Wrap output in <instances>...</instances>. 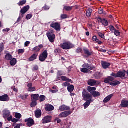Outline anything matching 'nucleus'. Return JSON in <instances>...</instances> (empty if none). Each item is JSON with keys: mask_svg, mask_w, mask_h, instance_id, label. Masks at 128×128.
<instances>
[{"mask_svg": "<svg viewBox=\"0 0 128 128\" xmlns=\"http://www.w3.org/2000/svg\"><path fill=\"white\" fill-rule=\"evenodd\" d=\"M114 80V78L112 76H109L104 80V82L105 84H108L112 86H116L120 84V81Z\"/></svg>", "mask_w": 128, "mask_h": 128, "instance_id": "nucleus-1", "label": "nucleus"}, {"mask_svg": "<svg viewBox=\"0 0 128 128\" xmlns=\"http://www.w3.org/2000/svg\"><path fill=\"white\" fill-rule=\"evenodd\" d=\"M30 8V7L29 5H27L26 6H24L21 10H20V14L21 16H20L17 20L16 24H19L22 20V18H23L24 16V14L28 12Z\"/></svg>", "mask_w": 128, "mask_h": 128, "instance_id": "nucleus-2", "label": "nucleus"}, {"mask_svg": "<svg viewBox=\"0 0 128 128\" xmlns=\"http://www.w3.org/2000/svg\"><path fill=\"white\" fill-rule=\"evenodd\" d=\"M60 47L63 50H71V48H74V44H72L70 42H66L60 44Z\"/></svg>", "mask_w": 128, "mask_h": 128, "instance_id": "nucleus-3", "label": "nucleus"}, {"mask_svg": "<svg viewBox=\"0 0 128 128\" xmlns=\"http://www.w3.org/2000/svg\"><path fill=\"white\" fill-rule=\"evenodd\" d=\"M47 38L50 42H54L56 40V34H54V30H51L46 33Z\"/></svg>", "mask_w": 128, "mask_h": 128, "instance_id": "nucleus-4", "label": "nucleus"}, {"mask_svg": "<svg viewBox=\"0 0 128 128\" xmlns=\"http://www.w3.org/2000/svg\"><path fill=\"white\" fill-rule=\"evenodd\" d=\"M48 50H45L42 54H41L39 56V60L44 62L48 58Z\"/></svg>", "mask_w": 128, "mask_h": 128, "instance_id": "nucleus-5", "label": "nucleus"}, {"mask_svg": "<svg viewBox=\"0 0 128 128\" xmlns=\"http://www.w3.org/2000/svg\"><path fill=\"white\" fill-rule=\"evenodd\" d=\"M50 26L56 30V32H60V30H62L60 24L58 22H53L50 25Z\"/></svg>", "mask_w": 128, "mask_h": 128, "instance_id": "nucleus-6", "label": "nucleus"}, {"mask_svg": "<svg viewBox=\"0 0 128 128\" xmlns=\"http://www.w3.org/2000/svg\"><path fill=\"white\" fill-rule=\"evenodd\" d=\"M82 96L84 100H88L92 98V95H90L88 90H86V89H84L82 92Z\"/></svg>", "mask_w": 128, "mask_h": 128, "instance_id": "nucleus-7", "label": "nucleus"}, {"mask_svg": "<svg viewBox=\"0 0 128 128\" xmlns=\"http://www.w3.org/2000/svg\"><path fill=\"white\" fill-rule=\"evenodd\" d=\"M24 122H26V126H28V128H32V126H34L35 122L32 118L25 120Z\"/></svg>", "mask_w": 128, "mask_h": 128, "instance_id": "nucleus-8", "label": "nucleus"}, {"mask_svg": "<svg viewBox=\"0 0 128 128\" xmlns=\"http://www.w3.org/2000/svg\"><path fill=\"white\" fill-rule=\"evenodd\" d=\"M82 66H84V68H88V70H96V66L93 64H84Z\"/></svg>", "mask_w": 128, "mask_h": 128, "instance_id": "nucleus-9", "label": "nucleus"}, {"mask_svg": "<svg viewBox=\"0 0 128 128\" xmlns=\"http://www.w3.org/2000/svg\"><path fill=\"white\" fill-rule=\"evenodd\" d=\"M42 48H44V45L40 44L38 46H36L32 48V52H34V54H38V52H40Z\"/></svg>", "mask_w": 128, "mask_h": 128, "instance_id": "nucleus-10", "label": "nucleus"}, {"mask_svg": "<svg viewBox=\"0 0 128 128\" xmlns=\"http://www.w3.org/2000/svg\"><path fill=\"white\" fill-rule=\"evenodd\" d=\"M52 118V116H46L42 119V124H48V122H51Z\"/></svg>", "mask_w": 128, "mask_h": 128, "instance_id": "nucleus-11", "label": "nucleus"}, {"mask_svg": "<svg viewBox=\"0 0 128 128\" xmlns=\"http://www.w3.org/2000/svg\"><path fill=\"white\" fill-rule=\"evenodd\" d=\"M70 114H72L71 111H66L64 112H62L60 115L59 118H66Z\"/></svg>", "mask_w": 128, "mask_h": 128, "instance_id": "nucleus-12", "label": "nucleus"}, {"mask_svg": "<svg viewBox=\"0 0 128 128\" xmlns=\"http://www.w3.org/2000/svg\"><path fill=\"white\" fill-rule=\"evenodd\" d=\"M38 54L34 53L30 57L28 58V62H34V60H38Z\"/></svg>", "mask_w": 128, "mask_h": 128, "instance_id": "nucleus-13", "label": "nucleus"}, {"mask_svg": "<svg viewBox=\"0 0 128 128\" xmlns=\"http://www.w3.org/2000/svg\"><path fill=\"white\" fill-rule=\"evenodd\" d=\"M118 78H124V79L126 78V70H123L122 72L119 71L117 72Z\"/></svg>", "mask_w": 128, "mask_h": 128, "instance_id": "nucleus-14", "label": "nucleus"}, {"mask_svg": "<svg viewBox=\"0 0 128 128\" xmlns=\"http://www.w3.org/2000/svg\"><path fill=\"white\" fill-rule=\"evenodd\" d=\"M2 112L4 118H8L10 116V112L8 109L4 110Z\"/></svg>", "mask_w": 128, "mask_h": 128, "instance_id": "nucleus-15", "label": "nucleus"}, {"mask_svg": "<svg viewBox=\"0 0 128 128\" xmlns=\"http://www.w3.org/2000/svg\"><path fill=\"white\" fill-rule=\"evenodd\" d=\"M10 98L8 95L6 94L2 96H0V102H8Z\"/></svg>", "mask_w": 128, "mask_h": 128, "instance_id": "nucleus-16", "label": "nucleus"}, {"mask_svg": "<svg viewBox=\"0 0 128 128\" xmlns=\"http://www.w3.org/2000/svg\"><path fill=\"white\" fill-rule=\"evenodd\" d=\"M45 110L46 112H52L54 110V107L50 104H46V105Z\"/></svg>", "mask_w": 128, "mask_h": 128, "instance_id": "nucleus-17", "label": "nucleus"}, {"mask_svg": "<svg viewBox=\"0 0 128 128\" xmlns=\"http://www.w3.org/2000/svg\"><path fill=\"white\" fill-rule=\"evenodd\" d=\"M96 82H98V81L90 79L88 82V86H96Z\"/></svg>", "mask_w": 128, "mask_h": 128, "instance_id": "nucleus-18", "label": "nucleus"}, {"mask_svg": "<svg viewBox=\"0 0 128 128\" xmlns=\"http://www.w3.org/2000/svg\"><path fill=\"white\" fill-rule=\"evenodd\" d=\"M112 64L110 63L106 62V61H102V66L104 68V70H106V68H108V67L110 66Z\"/></svg>", "mask_w": 128, "mask_h": 128, "instance_id": "nucleus-19", "label": "nucleus"}, {"mask_svg": "<svg viewBox=\"0 0 128 128\" xmlns=\"http://www.w3.org/2000/svg\"><path fill=\"white\" fill-rule=\"evenodd\" d=\"M59 108L60 112H64L66 110H70V106H68L66 105L60 106Z\"/></svg>", "mask_w": 128, "mask_h": 128, "instance_id": "nucleus-20", "label": "nucleus"}, {"mask_svg": "<svg viewBox=\"0 0 128 128\" xmlns=\"http://www.w3.org/2000/svg\"><path fill=\"white\" fill-rule=\"evenodd\" d=\"M121 108H128V100H123L121 102Z\"/></svg>", "mask_w": 128, "mask_h": 128, "instance_id": "nucleus-21", "label": "nucleus"}, {"mask_svg": "<svg viewBox=\"0 0 128 128\" xmlns=\"http://www.w3.org/2000/svg\"><path fill=\"white\" fill-rule=\"evenodd\" d=\"M112 96H114V94H111L108 96L104 100L103 102H104V104H106L108 102H110V100H112Z\"/></svg>", "mask_w": 128, "mask_h": 128, "instance_id": "nucleus-22", "label": "nucleus"}, {"mask_svg": "<svg viewBox=\"0 0 128 128\" xmlns=\"http://www.w3.org/2000/svg\"><path fill=\"white\" fill-rule=\"evenodd\" d=\"M84 54H86L88 56H92L93 53L92 52H90L88 48H84L83 49Z\"/></svg>", "mask_w": 128, "mask_h": 128, "instance_id": "nucleus-23", "label": "nucleus"}, {"mask_svg": "<svg viewBox=\"0 0 128 128\" xmlns=\"http://www.w3.org/2000/svg\"><path fill=\"white\" fill-rule=\"evenodd\" d=\"M60 78L63 82H71V84L74 83V82L72 81V80L70 79L66 76H62Z\"/></svg>", "mask_w": 128, "mask_h": 128, "instance_id": "nucleus-24", "label": "nucleus"}, {"mask_svg": "<svg viewBox=\"0 0 128 128\" xmlns=\"http://www.w3.org/2000/svg\"><path fill=\"white\" fill-rule=\"evenodd\" d=\"M38 98H40V94H32L31 95V99L33 100L38 102Z\"/></svg>", "mask_w": 128, "mask_h": 128, "instance_id": "nucleus-25", "label": "nucleus"}, {"mask_svg": "<svg viewBox=\"0 0 128 128\" xmlns=\"http://www.w3.org/2000/svg\"><path fill=\"white\" fill-rule=\"evenodd\" d=\"M42 110H36L35 111V116L37 118H38L42 116Z\"/></svg>", "mask_w": 128, "mask_h": 128, "instance_id": "nucleus-26", "label": "nucleus"}, {"mask_svg": "<svg viewBox=\"0 0 128 128\" xmlns=\"http://www.w3.org/2000/svg\"><path fill=\"white\" fill-rule=\"evenodd\" d=\"M10 60V66H16V63L18 62L16 58H12Z\"/></svg>", "mask_w": 128, "mask_h": 128, "instance_id": "nucleus-27", "label": "nucleus"}, {"mask_svg": "<svg viewBox=\"0 0 128 128\" xmlns=\"http://www.w3.org/2000/svg\"><path fill=\"white\" fill-rule=\"evenodd\" d=\"M91 94L94 98H98V96H100V93L98 92L94 91L91 92Z\"/></svg>", "mask_w": 128, "mask_h": 128, "instance_id": "nucleus-28", "label": "nucleus"}, {"mask_svg": "<svg viewBox=\"0 0 128 128\" xmlns=\"http://www.w3.org/2000/svg\"><path fill=\"white\" fill-rule=\"evenodd\" d=\"M87 90L92 94V92H96V88L94 87L88 86Z\"/></svg>", "mask_w": 128, "mask_h": 128, "instance_id": "nucleus-29", "label": "nucleus"}, {"mask_svg": "<svg viewBox=\"0 0 128 128\" xmlns=\"http://www.w3.org/2000/svg\"><path fill=\"white\" fill-rule=\"evenodd\" d=\"M68 90L69 92H72L74 90V85H70L68 86Z\"/></svg>", "mask_w": 128, "mask_h": 128, "instance_id": "nucleus-30", "label": "nucleus"}, {"mask_svg": "<svg viewBox=\"0 0 128 128\" xmlns=\"http://www.w3.org/2000/svg\"><path fill=\"white\" fill-rule=\"evenodd\" d=\"M92 10L89 8L86 12V15L87 18H90L92 16Z\"/></svg>", "mask_w": 128, "mask_h": 128, "instance_id": "nucleus-31", "label": "nucleus"}, {"mask_svg": "<svg viewBox=\"0 0 128 128\" xmlns=\"http://www.w3.org/2000/svg\"><path fill=\"white\" fill-rule=\"evenodd\" d=\"M12 56L10 54V53H8L5 56V60H12Z\"/></svg>", "mask_w": 128, "mask_h": 128, "instance_id": "nucleus-32", "label": "nucleus"}, {"mask_svg": "<svg viewBox=\"0 0 128 128\" xmlns=\"http://www.w3.org/2000/svg\"><path fill=\"white\" fill-rule=\"evenodd\" d=\"M72 6H64V10H66V12H70L72 10Z\"/></svg>", "mask_w": 128, "mask_h": 128, "instance_id": "nucleus-33", "label": "nucleus"}, {"mask_svg": "<svg viewBox=\"0 0 128 128\" xmlns=\"http://www.w3.org/2000/svg\"><path fill=\"white\" fill-rule=\"evenodd\" d=\"M102 24L103 26H108V21L106 18H103Z\"/></svg>", "mask_w": 128, "mask_h": 128, "instance_id": "nucleus-34", "label": "nucleus"}, {"mask_svg": "<svg viewBox=\"0 0 128 128\" xmlns=\"http://www.w3.org/2000/svg\"><path fill=\"white\" fill-rule=\"evenodd\" d=\"M81 72L84 74H88V72H90V70L88 69V68H81Z\"/></svg>", "mask_w": 128, "mask_h": 128, "instance_id": "nucleus-35", "label": "nucleus"}, {"mask_svg": "<svg viewBox=\"0 0 128 128\" xmlns=\"http://www.w3.org/2000/svg\"><path fill=\"white\" fill-rule=\"evenodd\" d=\"M36 106H38V102L34 100L32 101L30 104L31 108H36Z\"/></svg>", "mask_w": 128, "mask_h": 128, "instance_id": "nucleus-36", "label": "nucleus"}, {"mask_svg": "<svg viewBox=\"0 0 128 128\" xmlns=\"http://www.w3.org/2000/svg\"><path fill=\"white\" fill-rule=\"evenodd\" d=\"M39 100L40 102H44L46 100V96L44 95L40 96Z\"/></svg>", "mask_w": 128, "mask_h": 128, "instance_id": "nucleus-37", "label": "nucleus"}, {"mask_svg": "<svg viewBox=\"0 0 128 128\" xmlns=\"http://www.w3.org/2000/svg\"><path fill=\"white\" fill-rule=\"evenodd\" d=\"M109 29L110 30V31L112 32H113V34L116 32V28H114V26H109Z\"/></svg>", "mask_w": 128, "mask_h": 128, "instance_id": "nucleus-38", "label": "nucleus"}, {"mask_svg": "<svg viewBox=\"0 0 128 128\" xmlns=\"http://www.w3.org/2000/svg\"><path fill=\"white\" fill-rule=\"evenodd\" d=\"M4 43H1L0 44V54L4 52Z\"/></svg>", "mask_w": 128, "mask_h": 128, "instance_id": "nucleus-39", "label": "nucleus"}, {"mask_svg": "<svg viewBox=\"0 0 128 128\" xmlns=\"http://www.w3.org/2000/svg\"><path fill=\"white\" fill-rule=\"evenodd\" d=\"M114 34L116 36H120L121 32H120L118 30H116L114 32Z\"/></svg>", "mask_w": 128, "mask_h": 128, "instance_id": "nucleus-40", "label": "nucleus"}, {"mask_svg": "<svg viewBox=\"0 0 128 128\" xmlns=\"http://www.w3.org/2000/svg\"><path fill=\"white\" fill-rule=\"evenodd\" d=\"M26 4V0H24L22 1H20L19 3H18V6H22L24 4Z\"/></svg>", "mask_w": 128, "mask_h": 128, "instance_id": "nucleus-41", "label": "nucleus"}, {"mask_svg": "<svg viewBox=\"0 0 128 128\" xmlns=\"http://www.w3.org/2000/svg\"><path fill=\"white\" fill-rule=\"evenodd\" d=\"M90 106V104L88 101H86V102L84 104V110H86Z\"/></svg>", "mask_w": 128, "mask_h": 128, "instance_id": "nucleus-42", "label": "nucleus"}, {"mask_svg": "<svg viewBox=\"0 0 128 128\" xmlns=\"http://www.w3.org/2000/svg\"><path fill=\"white\" fill-rule=\"evenodd\" d=\"M94 100L92 99V96H91V98H90L88 99L87 100H85V102H88V103L90 104L92 102H94Z\"/></svg>", "mask_w": 128, "mask_h": 128, "instance_id": "nucleus-43", "label": "nucleus"}, {"mask_svg": "<svg viewBox=\"0 0 128 128\" xmlns=\"http://www.w3.org/2000/svg\"><path fill=\"white\" fill-rule=\"evenodd\" d=\"M20 98H22V100H26L28 98V95H20Z\"/></svg>", "mask_w": 128, "mask_h": 128, "instance_id": "nucleus-44", "label": "nucleus"}, {"mask_svg": "<svg viewBox=\"0 0 128 128\" xmlns=\"http://www.w3.org/2000/svg\"><path fill=\"white\" fill-rule=\"evenodd\" d=\"M15 118L20 120L22 118V114L20 113H16L15 114Z\"/></svg>", "mask_w": 128, "mask_h": 128, "instance_id": "nucleus-45", "label": "nucleus"}, {"mask_svg": "<svg viewBox=\"0 0 128 128\" xmlns=\"http://www.w3.org/2000/svg\"><path fill=\"white\" fill-rule=\"evenodd\" d=\"M98 36H100V38H103L104 40L106 38V37L104 36V34L102 32L98 33Z\"/></svg>", "mask_w": 128, "mask_h": 128, "instance_id": "nucleus-46", "label": "nucleus"}, {"mask_svg": "<svg viewBox=\"0 0 128 128\" xmlns=\"http://www.w3.org/2000/svg\"><path fill=\"white\" fill-rule=\"evenodd\" d=\"M62 86H64L65 88H66V86H70V84L68 82H67L64 83V84H62Z\"/></svg>", "mask_w": 128, "mask_h": 128, "instance_id": "nucleus-47", "label": "nucleus"}, {"mask_svg": "<svg viewBox=\"0 0 128 128\" xmlns=\"http://www.w3.org/2000/svg\"><path fill=\"white\" fill-rule=\"evenodd\" d=\"M24 49H20L18 50V54H24Z\"/></svg>", "mask_w": 128, "mask_h": 128, "instance_id": "nucleus-48", "label": "nucleus"}, {"mask_svg": "<svg viewBox=\"0 0 128 128\" xmlns=\"http://www.w3.org/2000/svg\"><path fill=\"white\" fill-rule=\"evenodd\" d=\"M82 48H78L76 50V52L77 54H80V52H81L82 54Z\"/></svg>", "mask_w": 128, "mask_h": 128, "instance_id": "nucleus-49", "label": "nucleus"}, {"mask_svg": "<svg viewBox=\"0 0 128 128\" xmlns=\"http://www.w3.org/2000/svg\"><path fill=\"white\" fill-rule=\"evenodd\" d=\"M60 18L62 20H66L68 18V15L66 14H62Z\"/></svg>", "mask_w": 128, "mask_h": 128, "instance_id": "nucleus-50", "label": "nucleus"}, {"mask_svg": "<svg viewBox=\"0 0 128 128\" xmlns=\"http://www.w3.org/2000/svg\"><path fill=\"white\" fill-rule=\"evenodd\" d=\"M36 90V87H31L28 88V92H34Z\"/></svg>", "mask_w": 128, "mask_h": 128, "instance_id": "nucleus-51", "label": "nucleus"}, {"mask_svg": "<svg viewBox=\"0 0 128 128\" xmlns=\"http://www.w3.org/2000/svg\"><path fill=\"white\" fill-rule=\"evenodd\" d=\"M38 70V65H35L33 68L32 69V70H33V72L34 71H36Z\"/></svg>", "mask_w": 128, "mask_h": 128, "instance_id": "nucleus-52", "label": "nucleus"}, {"mask_svg": "<svg viewBox=\"0 0 128 128\" xmlns=\"http://www.w3.org/2000/svg\"><path fill=\"white\" fill-rule=\"evenodd\" d=\"M92 40L93 42H98V37L96 36H94L92 37Z\"/></svg>", "mask_w": 128, "mask_h": 128, "instance_id": "nucleus-53", "label": "nucleus"}, {"mask_svg": "<svg viewBox=\"0 0 128 128\" xmlns=\"http://www.w3.org/2000/svg\"><path fill=\"white\" fill-rule=\"evenodd\" d=\"M43 10H50V6H48L46 4H45L43 8Z\"/></svg>", "mask_w": 128, "mask_h": 128, "instance_id": "nucleus-54", "label": "nucleus"}, {"mask_svg": "<svg viewBox=\"0 0 128 128\" xmlns=\"http://www.w3.org/2000/svg\"><path fill=\"white\" fill-rule=\"evenodd\" d=\"M32 18V14H28L26 16V20H30Z\"/></svg>", "mask_w": 128, "mask_h": 128, "instance_id": "nucleus-55", "label": "nucleus"}, {"mask_svg": "<svg viewBox=\"0 0 128 128\" xmlns=\"http://www.w3.org/2000/svg\"><path fill=\"white\" fill-rule=\"evenodd\" d=\"M10 28H6L5 29H4L2 30V32H10Z\"/></svg>", "mask_w": 128, "mask_h": 128, "instance_id": "nucleus-56", "label": "nucleus"}, {"mask_svg": "<svg viewBox=\"0 0 128 128\" xmlns=\"http://www.w3.org/2000/svg\"><path fill=\"white\" fill-rule=\"evenodd\" d=\"M111 76H114V78H118V73L116 74L115 73L112 72L111 74H110Z\"/></svg>", "mask_w": 128, "mask_h": 128, "instance_id": "nucleus-57", "label": "nucleus"}, {"mask_svg": "<svg viewBox=\"0 0 128 128\" xmlns=\"http://www.w3.org/2000/svg\"><path fill=\"white\" fill-rule=\"evenodd\" d=\"M7 120H8V122H12V116H11L10 117H8Z\"/></svg>", "mask_w": 128, "mask_h": 128, "instance_id": "nucleus-58", "label": "nucleus"}, {"mask_svg": "<svg viewBox=\"0 0 128 128\" xmlns=\"http://www.w3.org/2000/svg\"><path fill=\"white\" fill-rule=\"evenodd\" d=\"M98 14H104V10L102 8L99 9Z\"/></svg>", "mask_w": 128, "mask_h": 128, "instance_id": "nucleus-59", "label": "nucleus"}, {"mask_svg": "<svg viewBox=\"0 0 128 128\" xmlns=\"http://www.w3.org/2000/svg\"><path fill=\"white\" fill-rule=\"evenodd\" d=\"M19 120L14 118L12 119V122H19Z\"/></svg>", "mask_w": 128, "mask_h": 128, "instance_id": "nucleus-60", "label": "nucleus"}, {"mask_svg": "<svg viewBox=\"0 0 128 128\" xmlns=\"http://www.w3.org/2000/svg\"><path fill=\"white\" fill-rule=\"evenodd\" d=\"M97 20L98 21V22H100V23L102 24V18H100V17L98 18Z\"/></svg>", "mask_w": 128, "mask_h": 128, "instance_id": "nucleus-61", "label": "nucleus"}, {"mask_svg": "<svg viewBox=\"0 0 128 128\" xmlns=\"http://www.w3.org/2000/svg\"><path fill=\"white\" fill-rule=\"evenodd\" d=\"M30 42L27 41L25 42L24 46H30Z\"/></svg>", "mask_w": 128, "mask_h": 128, "instance_id": "nucleus-62", "label": "nucleus"}, {"mask_svg": "<svg viewBox=\"0 0 128 128\" xmlns=\"http://www.w3.org/2000/svg\"><path fill=\"white\" fill-rule=\"evenodd\" d=\"M57 76H62V71H58L57 73Z\"/></svg>", "mask_w": 128, "mask_h": 128, "instance_id": "nucleus-63", "label": "nucleus"}, {"mask_svg": "<svg viewBox=\"0 0 128 128\" xmlns=\"http://www.w3.org/2000/svg\"><path fill=\"white\" fill-rule=\"evenodd\" d=\"M32 87V83L28 84V88H30Z\"/></svg>", "mask_w": 128, "mask_h": 128, "instance_id": "nucleus-64", "label": "nucleus"}]
</instances>
